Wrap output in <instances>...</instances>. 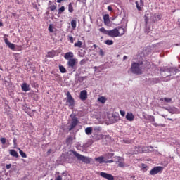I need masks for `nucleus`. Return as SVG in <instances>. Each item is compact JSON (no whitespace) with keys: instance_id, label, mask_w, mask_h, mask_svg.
<instances>
[{"instance_id":"1","label":"nucleus","mask_w":180,"mask_h":180,"mask_svg":"<svg viewBox=\"0 0 180 180\" xmlns=\"http://www.w3.org/2000/svg\"><path fill=\"white\" fill-rule=\"evenodd\" d=\"M99 31L110 37H119V36H123L124 34V28L122 27H117L111 30H106L104 27H101L99 29Z\"/></svg>"},{"instance_id":"2","label":"nucleus","mask_w":180,"mask_h":180,"mask_svg":"<svg viewBox=\"0 0 180 180\" xmlns=\"http://www.w3.org/2000/svg\"><path fill=\"white\" fill-rule=\"evenodd\" d=\"M137 60L139 62H134L131 65L130 71L132 74H136V75H141L143 74V71L141 70V66L143 65L144 59L141 56L137 57Z\"/></svg>"},{"instance_id":"3","label":"nucleus","mask_w":180,"mask_h":180,"mask_svg":"<svg viewBox=\"0 0 180 180\" xmlns=\"http://www.w3.org/2000/svg\"><path fill=\"white\" fill-rule=\"evenodd\" d=\"M179 72V70L176 67H169L167 66L160 68V74L163 75V77H172V75H176Z\"/></svg>"},{"instance_id":"4","label":"nucleus","mask_w":180,"mask_h":180,"mask_svg":"<svg viewBox=\"0 0 180 180\" xmlns=\"http://www.w3.org/2000/svg\"><path fill=\"white\" fill-rule=\"evenodd\" d=\"M70 117L72 119V121L70 122V125L68 127V130L69 131H71L72 130H74L75 127H77L78 123H79V120L77 117V115L74 113L71 114Z\"/></svg>"},{"instance_id":"5","label":"nucleus","mask_w":180,"mask_h":180,"mask_svg":"<svg viewBox=\"0 0 180 180\" xmlns=\"http://www.w3.org/2000/svg\"><path fill=\"white\" fill-rule=\"evenodd\" d=\"M66 100L69 109H74V107L75 106V100L73 98L70 91L66 93Z\"/></svg>"},{"instance_id":"6","label":"nucleus","mask_w":180,"mask_h":180,"mask_svg":"<svg viewBox=\"0 0 180 180\" xmlns=\"http://www.w3.org/2000/svg\"><path fill=\"white\" fill-rule=\"evenodd\" d=\"M78 60L75 58H70L68 61V68H70L71 71L74 72L77 70V61Z\"/></svg>"},{"instance_id":"7","label":"nucleus","mask_w":180,"mask_h":180,"mask_svg":"<svg viewBox=\"0 0 180 180\" xmlns=\"http://www.w3.org/2000/svg\"><path fill=\"white\" fill-rule=\"evenodd\" d=\"M77 160H79V161H82V162H84V164H91V158H88L86 156H84L81 154H77Z\"/></svg>"},{"instance_id":"8","label":"nucleus","mask_w":180,"mask_h":180,"mask_svg":"<svg viewBox=\"0 0 180 180\" xmlns=\"http://www.w3.org/2000/svg\"><path fill=\"white\" fill-rule=\"evenodd\" d=\"M163 169L164 167L161 166H156L150 171V175H157V174L162 172Z\"/></svg>"},{"instance_id":"9","label":"nucleus","mask_w":180,"mask_h":180,"mask_svg":"<svg viewBox=\"0 0 180 180\" xmlns=\"http://www.w3.org/2000/svg\"><path fill=\"white\" fill-rule=\"evenodd\" d=\"M148 119L150 123H152L153 126H155V127H158V126H160V127H165V124H157L155 122V117H154L153 115H148Z\"/></svg>"},{"instance_id":"10","label":"nucleus","mask_w":180,"mask_h":180,"mask_svg":"<svg viewBox=\"0 0 180 180\" xmlns=\"http://www.w3.org/2000/svg\"><path fill=\"white\" fill-rule=\"evenodd\" d=\"M162 109H165V110H167V112H169V113H171L172 115H176L179 113V112H178V108L175 107H163Z\"/></svg>"},{"instance_id":"11","label":"nucleus","mask_w":180,"mask_h":180,"mask_svg":"<svg viewBox=\"0 0 180 180\" xmlns=\"http://www.w3.org/2000/svg\"><path fill=\"white\" fill-rule=\"evenodd\" d=\"M100 176H102V178H105V179L107 180H115V176H113V175L103 172L100 173Z\"/></svg>"},{"instance_id":"12","label":"nucleus","mask_w":180,"mask_h":180,"mask_svg":"<svg viewBox=\"0 0 180 180\" xmlns=\"http://www.w3.org/2000/svg\"><path fill=\"white\" fill-rule=\"evenodd\" d=\"M79 98L81 101H86L88 99V91L86 90H82L80 92Z\"/></svg>"},{"instance_id":"13","label":"nucleus","mask_w":180,"mask_h":180,"mask_svg":"<svg viewBox=\"0 0 180 180\" xmlns=\"http://www.w3.org/2000/svg\"><path fill=\"white\" fill-rule=\"evenodd\" d=\"M117 160H118V167H120V168H124V167H127V165H126L124 164V159H123V158L121 157H117Z\"/></svg>"},{"instance_id":"14","label":"nucleus","mask_w":180,"mask_h":180,"mask_svg":"<svg viewBox=\"0 0 180 180\" xmlns=\"http://www.w3.org/2000/svg\"><path fill=\"white\" fill-rule=\"evenodd\" d=\"M4 42L6 46H8L9 49L11 50H15V44L13 43H11L9 40H8V38H4Z\"/></svg>"},{"instance_id":"15","label":"nucleus","mask_w":180,"mask_h":180,"mask_svg":"<svg viewBox=\"0 0 180 180\" xmlns=\"http://www.w3.org/2000/svg\"><path fill=\"white\" fill-rule=\"evenodd\" d=\"M21 89L24 92H27L28 91H30V86L27 84V83H22L21 84Z\"/></svg>"},{"instance_id":"16","label":"nucleus","mask_w":180,"mask_h":180,"mask_svg":"<svg viewBox=\"0 0 180 180\" xmlns=\"http://www.w3.org/2000/svg\"><path fill=\"white\" fill-rule=\"evenodd\" d=\"M103 20L106 26H110V19L109 18V14L104 15Z\"/></svg>"},{"instance_id":"17","label":"nucleus","mask_w":180,"mask_h":180,"mask_svg":"<svg viewBox=\"0 0 180 180\" xmlns=\"http://www.w3.org/2000/svg\"><path fill=\"white\" fill-rule=\"evenodd\" d=\"M134 154H139L141 153H146V151H144V150L143 149V147L141 146H135L134 147Z\"/></svg>"},{"instance_id":"18","label":"nucleus","mask_w":180,"mask_h":180,"mask_svg":"<svg viewBox=\"0 0 180 180\" xmlns=\"http://www.w3.org/2000/svg\"><path fill=\"white\" fill-rule=\"evenodd\" d=\"M64 58L65 60H70V58H74V53L70 51V52H67L65 56H64Z\"/></svg>"},{"instance_id":"19","label":"nucleus","mask_w":180,"mask_h":180,"mask_svg":"<svg viewBox=\"0 0 180 180\" xmlns=\"http://www.w3.org/2000/svg\"><path fill=\"white\" fill-rule=\"evenodd\" d=\"M126 119L127 120H129V122H133V120H134V115H133V112H127L126 115Z\"/></svg>"},{"instance_id":"20","label":"nucleus","mask_w":180,"mask_h":180,"mask_svg":"<svg viewBox=\"0 0 180 180\" xmlns=\"http://www.w3.org/2000/svg\"><path fill=\"white\" fill-rule=\"evenodd\" d=\"M77 154H79L77 153L75 150H70L68 152V158H72V157L75 155V157L77 158Z\"/></svg>"},{"instance_id":"21","label":"nucleus","mask_w":180,"mask_h":180,"mask_svg":"<svg viewBox=\"0 0 180 180\" xmlns=\"http://www.w3.org/2000/svg\"><path fill=\"white\" fill-rule=\"evenodd\" d=\"M152 19H153V22H158V20H161V15H160V13H155L152 17Z\"/></svg>"},{"instance_id":"22","label":"nucleus","mask_w":180,"mask_h":180,"mask_svg":"<svg viewBox=\"0 0 180 180\" xmlns=\"http://www.w3.org/2000/svg\"><path fill=\"white\" fill-rule=\"evenodd\" d=\"M9 154L11 157H15V158H19V153L14 149H11L9 150Z\"/></svg>"},{"instance_id":"23","label":"nucleus","mask_w":180,"mask_h":180,"mask_svg":"<svg viewBox=\"0 0 180 180\" xmlns=\"http://www.w3.org/2000/svg\"><path fill=\"white\" fill-rule=\"evenodd\" d=\"M95 161H96V162H99V164H103V162H105V160L103 156H99V157L95 158Z\"/></svg>"},{"instance_id":"24","label":"nucleus","mask_w":180,"mask_h":180,"mask_svg":"<svg viewBox=\"0 0 180 180\" xmlns=\"http://www.w3.org/2000/svg\"><path fill=\"white\" fill-rule=\"evenodd\" d=\"M115 155V153H108L104 155V160H110L113 156Z\"/></svg>"},{"instance_id":"25","label":"nucleus","mask_w":180,"mask_h":180,"mask_svg":"<svg viewBox=\"0 0 180 180\" xmlns=\"http://www.w3.org/2000/svg\"><path fill=\"white\" fill-rule=\"evenodd\" d=\"M17 150H19V153H20V155H21V157L22 158H27V155H26V153H25L21 149H20V148H17Z\"/></svg>"},{"instance_id":"26","label":"nucleus","mask_w":180,"mask_h":180,"mask_svg":"<svg viewBox=\"0 0 180 180\" xmlns=\"http://www.w3.org/2000/svg\"><path fill=\"white\" fill-rule=\"evenodd\" d=\"M119 120V117L115 115H112V118L110 120V123H116Z\"/></svg>"},{"instance_id":"27","label":"nucleus","mask_w":180,"mask_h":180,"mask_svg":"<svg viewBox=\"0 0 180 180\" xmlns=\"http://www.w3.org/2000/svg\"><path fill=\"white\" fill-rule=\"evenodd\" d=\"M85 133L87 136H91L92 134V127H87L85 129Z\"/></svg>"},{"instance_id":"28","label":"nucleus","mask_w":180,"mask_h":180,"mask_svg":"<svg viewBox=\"0 0 180 180\" xmlns=\"http://www.w3.org/2000/svg\"><path fill=\"white\" fill-rule=\"evenodd\" d=\"M47 57H50L51 58H54V57H56V51H53L51 52H48Z\"/></svg>"},{"instance_id":"29","label":"nucleus","mask_w":180,"mask_h":180,"mask_svg":"<svg viewBox=\"0 0 180 180\" xmlns=\"http://www.w3.org/2000/svg\"><path fill=\"white\" fill-rule=\"evenodd\" d=\"M59 70L60 71L61 74H65L67 72V69L63 65H59Z\"/></svg>"},{"instance_id":"30","label":"nucleus","mask_w":180,"mask_h":180,"mask_svg":"<svg viewBox=\"0 0 180 180\" xmlns=\"http://www.w3.org/2000/svg\"><path fill=\"white\" fill-rule=\"evenodd\" d=\"M85 78H86V77H79L77 78V79H76V82L77 84H81L83 82L84 79H85Z\"/></svg>"},{"instance_id":"31","label":"nucleus","mask_w":180,"mask_h":180,"mask_svg":"<svg viewBox=\"0 0 180 180\" xmlns=\"http://www.w3.org/2000/svg\"><path fill=\"white\" fill-rule=\"evenodd\" d=\"M68 12L72 13L74 12V7L72 6V3H70L68 5Z\"/></svg>"},{"instance_id":"32","label":"nucleus","mask_w":180,"mask_h":180,"mask_svg":"<svg viewBox=\"0 0 180 180\" xmlns=\"http://www.w3.org/2000/svg\"><path fill=\"white\" fill-rule=\"evenodd\" d=\"M74 46L79 47V48L82 47V41H78L77 42L75 43Z\"/></svg>"},{"instance_id":"33","label":"nucleus","mask_w":180,"mask_h":180,"mask_svg":"<svg viewBox=\"0 0 180 180\" xmlns=\"http://www.w3.org/2000/svg\"><path fill=\"white\" fill-rule=\"evenodd\" d=\"M71 26H72V29H75V27H77V20H72Z\"/></svg>"},{"instance_id":"34","label":"nucleus","mask_w":180,"mask_h":180,"mask_svg":"<svg viewBox=\"0 0 180 180\" xmlns=\"http://www.w3.org/2000/svg\"><path fill=\"white\" fill-rule=\"evenodd\" d=\"M64 11H65V7L64 6H62L58 9V15H61V13H63V12H64Z\"/></svg>"},{"instance_id":"35","label":"nucleus","mask_w":180,"mask_h":180,"mask_svg":"<svg viewBox=\"0 0 180 180\" xmlns=\"http://www.w3.org/2000/svg\"><path fill=\"white\" fill-rule=\"evenodd\" d=\"M98 102H101V103H105L106 102V98L103 96L100 97L98 98Z\"/></svg>"},{"instance_id":"36","label":"nucleus","mask_w":180,"mask_h":180,"mask_svg":"<svg viewBox=\"0 0 180 180\" xmlns=\"http://www.w3.org/2000/svg\"><path fill=\"white\" fill-rule=\"evenodd\" d=\"M105 44H107V46H112L113 44V40H106L105 41Z\"/></svg>"},{"instance_id":"37","label":"nucleus","mask_w":180,"mask_h":180,"mask_svg":"<svg viewBox=\"0 0 180 180\" xmlns=\"http://www.w3.org/2000/svg\"><path fill=\"white\" fill-rule=\"evenodd\" d=\"M88 58H84L79 62V64L80 65H84V64H86Z\"/></svg>"},{"instance_id":"38","label":"nucleus","mask_w":180,"mask_h":180,"mask_svg":"<svg viewBox=\"0 0 180 180\" xmlns=\"http://www.w3.org/2000/svg\"><path fill=\"white\" fill-rule=\"evenodd\" d=\"M160 101H164V102H167V103H169L172 99L169 98H160Z\"/></svg>"},{"instance_id":"39","label":"nucleus","mask_w":180,"mask_h":180,"mask_svg":"<svg viewBox=\"0 0 180 180\" xmlns=\"http://www.w3.org/2000/svg\"><path fill=\"white\" fill-rule=\"evenodd\" d=\"M99 49V56H101V57H104L105 56V52H103V50L101 48Z\"/></svg>"},{"instance_id":"40","label":"nucleus","mask_w":180,"mask_h":180,"mask_svg":"<svg viewBox=\"0 0 180 180\" xmlns=\"http://www.w3.org/2000/svg\"><path fill=\"white\" fill-rule=\"evenodd\" d=\"M49 9H50V11H51L53 12L57 9V6L56 5H52L51 6H49Z\"/></svg>"},{"instance_id":"41","label":"nucleus","mask_w":180,"mask_h":180,"mask_svg":"<svg viewBox=\"0 0 180 180\" xmlns=\"http://www.w3.org/2000/svg\"><path fill=\"white\" fill-rule=\"evenodd\" d=\"M16 141H18V139H16V138H13V143L14 148H16L18 147V143H16Z\"/></svg>"},{"instance_id":"42","label":"nucleus","mask_w":180,"mask_h":180,"mask_svg":"<svg viewBox=\"0 0 180 180\" xmlns=\"http://www.w3.org/2000/svg\"><path fill=\"white\" fill-rule=\"evenodd\" d=\"M48 30L50 32V33H53L54 30H53V25L50 24L48 28Z\"/></svg>"},{"instance_id":"43","label":"nucleus","mask_w":180,"mask_h":180,"mask_svg":"<svg viewBox=\"0 0 180 180\" xmlns=\"http://www.w3.org/2000/svg\"><path fill=\"white\" fill-rule=\"evenodd\" d=\"M0 141H1V144H6V138H1L0 139Z\"/></svg>"},{"instance_id":"44","label":"nucleus","mask_w":180,"mask_h":180,"mask_svg":"<svg viewBox=\"0 0 180 180\" xmlns=\"http://www.w3.org/2000/svg\"><path fill=\"white\" fill-rule=\"evenodd\" d=\"M94 131H101V130H102V127H96L94 129Z\"/></svg>"},{"instance_id":"45","label":"nucleus","mask_w":180,"mask_h":180,"mask_svg":"<svg viewBox=\"0 0 180 180\" xmlns=\"http://www.w3.org/2000/svg\"><path fill=\"white\" fill-rule=\"evenodd\" d=\"M135 4H136V8H137L138 11H141L142 8H141V6H140V5L139 4V1H136Z\"/></svg>"},{"instance_id":"46","label":"nucleus","mask_w":180,"mask_h":180,"mask_svg":"<svg viewBox=\"0 0 180 180\" xmlns=\"http://www.w3.org/2000/svg\"><path fill=\"white\" fill-rule=\"evenodd\" d=\"M123 143H124L125 144H130L131 143V141L129 139H124Z\"/></svg>"},{"instance_id":"47","label":"nucleus","mask_w":180,"mask_h":180,"mask_svg":"<svg viewBox=\"0 0 180 180\" xmlns=\"http://www.w3.org/2000/svg\"><path fill=\"white\" fill-rule=\"evenodd\" d=\"M112 162H115V161L113 160H105V164H112Z\"/></svg>"},{"instance_id":"48","label":"nucleus","mask_w":180,"mask_h":180,"mask_svg":"<svg viewBox=\"0 0 180 180\" xmlns=\"http://www.w3.org/2000/svg\"><path fill=\"white\" fill-rule=\"evenodd\" d=\"M72 141V137L70 136L67 139L66 143H71Z\"/></svg>"},{"instance_id":"49","label":"nucleus","mask_w":180,"mask_h":180,"mask_svg":"<svg viewBox=\"0 0 180 180\" xmlns=\"http://www.w3.org/2000/svg\"><path fill=\"white\" fill-rule=\"evenodd\" d=\"M120 113L121 116H122V117L126 116V112H124L123 110H120Z\"/></svg>"},{"instance_id":"50","label":"nucleus","mask_w":180,"mask_h":180,"mask_svg":"<svg viewBox=\"0 0 180 180\" xmlns=\"http://www.w3.org/2000/svg\"><path fill=\"white\" fill-rule=\"evenodd\" d=\"M11 167H12V165L11 164H8V165H6V169H11Z\"/></svg>"},{"instance_id":"51","label":"nucleus","mask_w":180,"mask_h":180,"mask_svg":"<svg viewBox=\"0 0 180 180\" xmlns=\"http://www.w3.org/2000/svg\"><path fill=\"white\" fill-rule=\"evenodd\" d=\"M148 20H149L148 17L145 15V23H146V25H147V23H148Z\"/></svg>"},{"instance_id":"52","label":"nucleus","mask_w":180,"mask_h":180,"mask_svg":"<svg viewBox=\"0 0 180 180\" xmlns=\"http://www.w3.org/2000/svg\"><path fill=\"white\" fill-rule=\"evenodd\" d=\"M101 137H102V135H98L97 136H95V139H96V140H101Z\"/></svg>"},{"instance_id":"53","label":"nucleus","mask_w":180,"mask_h":180,"mask_svg":"<svg viewBox=\"0 0 180 180\" xmlns=\"http://www.w3.org/2000/svg\"><path fill=\"white\" fill-rule=\"evenodd\" d=\"M145 33H147L148 34V33H150V27H147L145 30Z\"/></svg>"},{"instance_id":"54","label":"nucleus","mask_w":180,"mask_h":180,"mask_svg":"<svg viewBox=\"0 0 180 180\" xmlns=\"http://www.w3.org/2000/svg\"><path fill=\"white\" fill-rule=\"evenodd\" d=\"M69 40H70V43H74V37H69Z\"/></svg>"},{"instance_id":"55","label":"nucleus","mask_w":180,"mask_h":180,"mask_svg":"<svg viewBox=\"0 0 180 180\" xmlns=\"http://www.w3.org/2000/svg\"><path fill=\"white\" fill-rule=\"evenodd\" d=\"M108 11H109V12H112V11H113V8H112V6H108Z\"/></svg>"},{"instance_id":"56","label":"nucleus","mask_w":180,"mask_h":180,"mask_svg":"<svg viewBox=\"0 0 180 180\" xmlns=\"http://www.w3.org/2000/svg\"><path fill=\"white\" fill-rule=\"evenodd\" d=\"M146 67H147L148 68H150V62L148 61H146Z\"/></svg>"},{"instance_id":"57","label":"nucleus","mask_w":180,"mask_h":180,"mask_svg":"<svg viewBox=\"0 0 180 180\" xmlns=\"http://www.w3.org/2000/svg\"><path fill=\"white\" fill-rule=\"evenodd\" d=\"M142 168L143 169H146L147 170V165L145 164H142Z\"/></svg>"},{"instance_id":"58","label":"nucleus","mask_w":180,"mask_h":180,"mask_svg":"<svg viewBox=\"0 0 180 180\" xmlns=\"http://www.w3.org/2000/svg\"><path fill=\"white\" fill-rule=\"evenodd\" d=\"M51 151H52L51 149H49L47 153H46L47 155H50V154H51Z\"/></svg>"},{"instance_id":"59","label":"nucleus","mask_w":180,"mask_h":180,"mask_svg":"<svg viewBox=\"0 0 180 180\" xmlns=\"http://www.w3.org/2000/svg\"><path fill=\"white\" fill-rule=\"evenodd\" d=\"M56 180H63V177H61V176H58Z\"/></svg>"},{"instance_id":"60","label":"nucleus","mask_w":180,"mask_h":180,"mask_svg":"<svg viewBox=\"0 0 180 180\" xmlns=\"http://www.w3.org/2000/svg\"><path fill=\"white\" fill-rule=\"evenodd\" d=\"M125 60H127V56H124V57H123V61H125Z\"/></svg>"},{"instance_id":"61","label":"nucleus","mask_w":180,"mask_h":180,"mask_svg":"<svg viewBox=\"0 0 180 180\" xmlns=\"http://www.w3.org/2000/svg\"><path fill=\"white\" fill-rule=\"evenodd\" d=\"M167 120H170L171 122H174V120L172 118H167Z\"/></svg>"},{"instance_id":"62","label":"nucleus","mask_w":180,"mask_h":180,"mask_svg":"<svg viewBox=\"0 0 180 180\" xmlns=\"http://www.w3.org/2000/svg\"><path fill=\"white\" fill-rule=\"evenodd\" d=\"M4 26V23L2 22H0V27Z\"/></svg>"},{"instance_id":"63","label":"nucleus","mask_w":180,"mask_h":180,"mask_svg":"<svg viewBox=\"0 0 180 180\" xmlns=\"http://www.w3.org/2000/svg\"><path fill=\"white\" fill-rule=\"evenodd\" d=\"M161 116H162V117H164V118L165 119V117H166L167 115L162 114V115H161Z\"/></svg>"},{"instance_id":"64","label":"nucleus","mask_w":180,"mask_h":180,"mask_svg":"<svg viewBox=\"0 0 180 180\" xmlns=\"http://www.w3.org/2000/svg\"><path fill=\"white\" fill-rule=\"evenodd\" d=\"M93 47H94V49H96L98 46H96V44H94Z\"/></svg>"}]
</instances>
